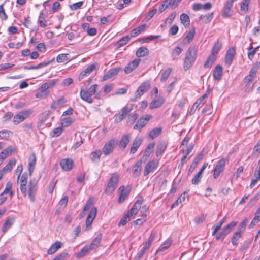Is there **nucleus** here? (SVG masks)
<instances>
[{"label": "nucleus", "instance_id": "2", "mask_svg": "<svg viewBox=\"0 0 260 260\" xmlns=\"http://www.w3.org/2000/svg\"><path fill=\"white\" fill-rule=\"evenodd\" d=\"M197 48L195 46H190L187 49L184 59V69H189L194 63L197 55Z\"/></svg>", "mask_w": 260, "mask_h": 260}, {"label": "nucleus", "instance_id": "5", "mask_svg": "<svg viewBox=\"0 0 260 260\" xmlns=\"http://www.w3.org/2000/svg\"><path fill=\"white\" fill-rule=\"evenodd\" d=\"M31 112V110L30 109L25 110L20 112L18 114L16 115L14 117L13 123L15 125L18 124L28 117Z\"/></svg>", "mask_w": 260, "mask_h": 260}, {"label": "nucleus", "instance_id": "38", "mask_svg": "<svg viewBox=\"0 0 260 260\" xmlns=\"http://www.w3.org/2000/svg\"><path fill=\"white\" fill-rule=\"evenodd\" d=\"M16 162V160L15 159H12L1 170L4 173L6 172L11 171L13 168V166L15 165Z\"/></svg>", "mask_w": 260, "mask_h": 260}, {"label": "nucleus", "instance_id": "58", "mask_svg": "<svg viewBox=\"0 0 260 260\" xmlns=\"http://www.w3.org/2000/svg\"><path fill=\"white\" fill-rule=\"evenodd\" d=\"M67 54H59L56 57V61L58 63H62L68 60Z\"/></svg>", "mask_w": 260, "mask_h": 260}, {"label": "nucleus", "instance_id": "44", "mask_svg": "<svg viewBox=\"0 0 260 260\" xmlns=\"http://www.w3.org/2000/svg\"><path fill=\"white\" fill-rule=\"evenodd\" d=\"M154 146V143L149 144L145 149L144 156L146 157H149L151 153L153 152Z\"/></svg>", "mask_w": 260, "mask_h": 260}, {"label": "nucleus", "instance_id": "61", "mask_svg": "<svg viewBox=\"0 0 260 260\" xmlns=\"http://www.w3.org/2000/svg\"><path fill=\"white\" fill-rule=\"evenodd\" d=\"M8 17L3 8V4L0 5V18L2 20H7Z\"/></svg>", "mask_w": 260, "mask_h": 260}, {"label": "nucleus", "instance_id": "10", "mask_svg": "<svg viewBox=\"0 0 260 260\" xmlns=\"http://www.w3.org/2000/svg\"><path fill=\"white\" fill-rule=\"evenodd\" d=\"M60 165L64 171H69L72 169L74 161L71 158L63 159L60 161Z\"/></svg>", "mask_w": 260, "mask_h": 260}, {"label": "nucleus", "instance_id": "21", "mask_svg": "<svg viewBox=\"0 0 260 260\" xmlns=\"http://www.w3.org/2000/svg\"><path fill=\"white\" fill-rule=\"evenodd\" d=\"M213 75L214 79L216 81H219L222 76V68L220 65L216 66L213 71Z\"/></svg>", "mask_w": 260, "mask_h": 260}, {"label": "nucleus", "instance_id": "3", "mask_svg": "<svg viewBox=\"0 0 260 260\" xmlns=\"http://www.w3.org/2000/svg\"><path fill=\"white\" fill-rule=\"evenodd\" d=\"M119 179V176L115 173L111 175V177L107 183L105 192L107 194L112 193L116 188Z\"/></svg>", "mask_w": 260, "mask_h": 260}, {"label": "nucleus", "instance_id": "59", "mask_svg": "<svg viewBox=\"0 0 260 260\" xmlns=\"http://www.w3.org/2000/svg\"><path fill=\"white\" fill-rule=\"evenodd\" d=\"M63 132V128L61 127H59L55 128L52 133V136L53 137H57L61 135Z\"/></svg>", "mask_w": 260, "mask_h": 260}, {"label": "nucleus", "instance_id": "60", "mask_svg": "<svg viewBox=\"0 0 260 260\" xmlns=\"http://www.w3.org/2000/svg\"><path fill=\"white\" fill-rule=\"evenodd\" d=\"M83 4V2L80 1L77 3L73 4L70 6V8L72 10H76L80 8Z\"/></svg>", "mask_w": 260, "mask_h": 260}, {"label": "nucleus", "instance_id": "56", "mask_svg": "<svg viewBox=\"0 0 260 260\" xmlns=\"http://www.w3.org/2000/svg\"><path fill=\"white\" fill-rule=\"evenodd\" d=\"M248 222L247 219H245L239 225L238 229L236 231L242 233L245 230L246 224Z\"/></svg>", "mask_w": 260, "mask_h": 260}, {"label": "nucleus", "instance_id": "41", "mask_svg": "<svg viewBox=\"0 0 260 260\" xmlns=\"http://www.w3.org/2000/svg\"><path fill=\"white\" fill-rule=\"evenodd\" d=\"M186 192H184L183 194H182L177 200H176L172 205L171 208H173L176 206H177L179 204H181L182 202H184L186 198Z\"/></svg>", "mask_w": 260, "mask_h": 260}, {"label": "nucleus", "instance_id": "36", "mask_svg": "<svg viewBox=\"0 0 260 260\" xmlns=\"http://www.w3.org/2000/svg\"><path fill=\"white\" fill-rule=\"evenodd\" d=\"M92 250L90 245H86L82 248L81 251L77 254V257L79 258L85 255L89 251Z\"/></svg>", "mask_w": 260, "mask_h": 260}, {"label": "nucleus", "instance_id": "57", "mask_svg": "<svg viewBox=\"0 0 260 260\" xmlns=\"http://www.w3.org/2000/svg\"><path fill=\"white\" fill-rule=\"evenodd\" d=\"M129 39L130 37L128 36L124 37L118 41L117 44L119 47L123 46L128 42Z\"/></svg>", "mask_w": 260, "mask_h": 260}, {"label": "nucleus", "instance_id": "35", "mask_svg": "<svg viewBox=\"0 0 260 260\" xmlns=\"http://www.w3.org/2000/svg\"><path fill=\"white\" fill-rule=\"evenodd\" d=\"M216 59V55L211 53V54L208 57L205 62L204 67L205 68L210 67L212 64L215 61Z\"/></svg>", "mask_w": 260, "mask_h": 260}, {"label": "nucleus", "instance_id": "23", "mask_svg": "<svg viewBox=\"0 0 260 260\" xmlns=\"http://www.w3.org/2000/svg\"><path fill=\"white\" fill-rule=\"evenodd\" d=\"M119 190L120 193L118 199V203H122L127 198L129 194V191L126 190L124 186H120L119 188Z\"/></svg>", "mask_w": 260, "mask_h": 260}, {"label": "nucleus", "instance_id": "40", "mask_svg": "<svg viewBox=\"0 0 260 260\" xmlns=\"http://www.w3.org/2000/svg\"><path fill=\"white\" fill-rule=\"evenodd\" d=\"M222 46V43L220 41L217 40L214 44L212 49V52L213 54L217 55L220 50Z\"/></svg>", "mask_w": 260, "mask_h": 260}, {"label": "nucleus", "instance_id": "14", "mask_svg": "<svg viewBox=\"0 0 260 260\" xmlns=\"http://www.w3.org/2000/svg\"><path fill=\"white\" fill-rule=\"evenodd\" d=\"M140 61V59H136L129 62L124 68L125 74H129L133 71L139 66Z\"/></svg>", "mask_w": 260, "mask_h": 260}, {"label": "nucleus", "instance_id": "28", "mask_svg": "<svg viewBox=\"0 0 260 260\" xmlns=\"http://www.w3.org/2000/svg\"><path fill=\"white\" fill-rule=\"evenodd\" d=\"M13 152V149L12 147H9L4 149L0 153V158L4 160L7 157L11 155Z\"/></svg>", "mask_w": 260, "mask_h": 260}, {"label": "nucleus", "instance_id": "63", "mask_svg": "<svg viewBox=\"0 0 260 260\" xmlns=\"http://www.w3.org/2000/svg\"><path fill=\"white\" fill-rule=\"evenodd\" d=\"M202 177V175L197 173L192 179V183L194 185L198 184L200 182Z\"/></svg>", "mask_w": 260, "mask_h": 260}, {"label": "nucleus", "instance_id": "37", "mask_svg": "<svg viewBox=\"0 0 260 260\" xmlns=\"http://www.w3.org/2000/svg\"><path fill=\"white\" fill-rule=\"evenodd\" d=\"M161 131L162 129L160 127L155 128L150 132L149 133V137L151 139H153L160 134Z\"/></svg>", "mask_w": 260, "mask_h": 260}, {"label": "nucleus", "instance_id": "11", "mask_svg": "<svg viewBox=\"0 0 260 260\" xmlns=\"http://www.w3.org/2000/svg\"><path fill=\"white\" fill-rule=\"evenodd\" d=\"M158 165V161L155 160L149 161L146 165L144 170V175L147 176L155 170Z\"/></svg>", "mask_w": 260, "mask_h": 260}, {"label": "nucleus", "instance_id": "39", "mask_svg": "<svg viewBox=\"0 0 260 260\" xmlns=\"http://www.w3.org/2000/svg\"><path fill=\"white\" fill-rule=\"evenodd\" d=\"M172 243V240L169 239H167L159 247V248L157 250V252H159V251H163L166 250L171 245Z\"/></svg>", "mask_w": 260, "mask_h": 260}, {"label": "nucleus", "instance_id": "29", "mask_svg": "<svg viewBox=\"0 0 260 260\" xmlns=\"http://www.w3.org/2000/svg\"><path fill=\"white\" fill-rule=\"evenodd\" d=\"M130 139V135H126L123 136L119 142V146L120 148L124 149L127 144L129 142Z\"/></svg>", "mask_w": 260, "mask_h": 260}, {"label": "nucleus", "instance_id": "20", "mask_svg": "<svg viewBox=\"0 0 260 260\" xmlns=\"http://www.w3.org/2000/svg\"><path fill=\"white\" fill-rule=\"evenodd\" d=\"M96 68L95 64L88 66L84 71H83L79 76L80 80L83 79L84 77L89 75Z\"/></svg>", "mask_w": 260, "mask_h": 260}, {"label": "nucleus", "instance_id": "32", "mask_svg": "<svg viewBox=\"0 0 260 260\" xmlns=\"http://www.w3.org/2000/svg\"><path fill=\"white\" fill-rule=\"evenodd\" d=\"M182 51V49L179 46L176 47L172 51L171 57L172 60H178L179 56Z\"/></svg>", "mask_w": 260, "mask_h": 260}, {"label": "nucleus", "instance_id": "42", "mask_svg": "<svg viewBox=\"0 0 260 260\" xmlns=\"http://www.w3.org/2000/svg\"><path fill=\"white\" fill-rule=\"evenodd\" d=\"M145 27L146 25L143 24L141 26H138L136 28L133 29L131 32V37H135L138 36L145 29Z\"/></svg>", "mask_w": 260, "mask_h": 260}, {"label": "nucleus", "instance_id": "4", "mask_svg": "<svg viewBox=\"0 0 260 260\" xmlns=\"http://www.w3.org/2000/svg\"><path fill=\"white\" fill-rule=\"evenodd\" d=\"M133 105H126L123 107L120 112L115 115L114 121L115 123H119L123 120L126 116H128L129 114L132 111Z\"/></svg>", "mask_w": 260, "mask_h": 260}, {"label": "nucleus", "instance_id": "18", "mask_svg": "<svg viewBox=\"0 0 260 260\" xmlns=\"http://www.w3.org/2000/svg\"><path fill=\"white\" fill-rule=\"evenodd\" d=\"M121 70L120 68H115L114 69H110L108 72L103 76V80H107L118 74L119 72Z\"/></svg>", "mask_w": 260, "mask_h": 260}, {"label": "nucleus", "instance_id": "7", "mask_svg": "<svg viewBox=\"0 0 260 260\" xmlns=\"http://www.w3.org/2000/svg\"><path fill=\"white\" fill-rule=\"evenodd\" d=\"M152 117V116L150 115H144L137 121L136 124L134 126V129H136L142 128L147 124Z\"/></svg>", "mask_w": 260, "mask_h": 260}, {"label": "nucleus", "instance_id": "16", "mask_svg": "<svg viewBox=\"0 0 260 260\" xmlns=\"http://www.w3.org/2000/svg\"><path fill=\"white\" fill-rule=\"evenodd\" d=\"M36 157L35 153H31L29 157L28 171L29 176H31L36 164Z\"/></svg>", "mask_w": 260, "mask_h": 260}, {"label": "nucleus", "instance_id": "55", "mask_svg": "<svg viewBox=\"0 0 260 260\" xmlns=\"http://www.w3.org/2000/svg\"><path fill=\"white\" fill-rule=\"evenodd\" d=\"M101 155V152L100 150H96L92 152L91 153L90 158L92 161H94L96 159H99Z\"/></svg>", "mask_w": 260, "mask_h": 260}, {"label": "nucleus", "instance_id": "17", "mask_svg": "<svg viewBox=\"0 0 260 260\" xmlns=\"http://www.w3.org/2000/svg\"><path fill=\"white\" fill-rule=\"evenodd\" d=\"M235 53V49L234 48H231L227 51L225 59V63L226 65L231 64Z\"/></svg>", "mask_w": 260, "mask_h": 260}, {"label": "nucleus", "instance_id": "33", "mask_svg": "<svg viewBox=\"0 0 260 260\" xmlns=\"http://www.w3.org/2000/svg\"><path fill=\"white\" fill-rule=\"evenodd\" d=\"M195 35V30L192 29L188 32L186 37L183 40V43L184 44H189L193 40Z\"/></svg>", "mask_w": 260, "mask_h": 260}, {"label": "nucleus", "instance_id": "9", "mask_svg": "<svg viewBox=\"0 0 260 260\" xmlns=\"http://www.w3.org/2000/svg\"><path fill=\"white\" fill-rule=\"evenodd\" d=\"M210 90H208L202 96L197 100L190 110L189 114L190 115L193 114L195 112L196 109L202 103V101L208 96Z\"/></svg>", "mask_w": 260, "mask_h": 260}, {"label": "nucleus", "instance_id": "13", "mask_svg": "<svg viewBox=\"0 0 260 260\" xmlns=\"http://www.w3.org/2000/svg\"><path fill=\"white\" fill-rule=\"evenodd\" d=\"M80 96L83 101L88 103L91 104L93 102L92 95L90 94V92L88 91L85 90L83 87L81 88Z\"/></svg>", "mask_w": 260, "mask_h": 260}, {"label": "nucleus", "instance_id": "1", "mask_svg": "<svg viewBox=\"0 0 260 260\" xmlns=\"http://www.w3.org/2000/svg\"><path fill=\"white\" fill-rule=\"evenodd\" d=\"M27 181L20 180V189L21 193L24 197H26L28 194L29 199L31 202H34L35 200V196L37 190V181L35 179L30 180L28 183V190H27L26 184Z\"/></svg>", "mask_w": 260, "mask_h": 260}, {"label": "nucleus", "instance_id": "53", "mask_svg": "<svg viewBox=\"0 0 260 260\" xmlns=\"http://www.w3.org/2000/svg\"><path fill=\"white\" fill-rule=\"evenodd\" d=\"M213 13L208 14L205 15H201L200 17V20H203L205 23H209L213 18Z\"/></svg>", "mask_w": 260, "mask_h": 260}, {"label": "nucleus", "instance_id": "34", "mask_svg": "<svg viewBox=\"0 0 260 260\" xmlns=\"http://www.w3.org/2000/svg\"><path fill=\"white\" fill-rule=\"evenodd\" d=\"M237 224V222L233 221L226 226L224 227L221 231L223 235L226 236L228 235Z\"/></svg>", "mask_w": 260, "mask_h": 260}, {"label": "nucleus", "instance_id": "19", "mask_svg": "<svg viewBox=\"0 0 260 260\" xmlns=\"http://www.w3.org/2000/svg\"><path fill=\"white\" fill-rule=\"evenodd\" d=\"M63 246V243L60 241H56L48 249L47 253L52 255L55 253L59 248Z\"/></svg>", "mask_w": 260, "mask_h": 260}, {"label": "nucleus", "instance_id": "64", "mask_svg": "<svg viewBox=\"0 0 260 260\" xmlns=\"http://www.w3.org/2000/svg\"><path fill=\"white\" fill-rule=\"evenodd\" d=\"M146 250V248L143 247L135 257L134 260H140Z\"/></svg>", "mask_w": 260, "mask_h": 260}, {"label": "nucleus", "instance_id": "48", "mask_svg": "<svg viewBox=\"0 0 260 260\" xmlns=\"http://www.w3.org/2000/svg\"><path fill=\"white\" fill-rule=\"evenodd\" d=\"M11 134H12V133L10 131H8V130L0 131V139L7 140L10 137V136H11Z\"/></svg>", "mask_w": 260, "mask_h": 260}, {"label": "nucleus", "instance_id": "51", "mask_svg": "<svg viewBox=\"0 0 260 260\" xmlns=\"http://www.w3.org/2000/svg\"><path fill=\"white\" fill-rule=\"evenodd\" d=\"M171 0H166L163 2L162 4L159 7V13H162L164 11H165L167 8H168L170 5V2Z\"/></svg>", "mask_w": 260, "mask_h": 260}, {"label": "nucleus", "instance_id": "27", "mask_svg": "<svg viewBox=\"0 0 260 260\" xmlns=\"http://www.w3.org/2000/svg\"><path fill=\"white\" fill-rule=\"evenodd\" d=\"M180 20L181 23L185 28H188L190 25V18L188 15L183 13L180 15Z\"/></svg>", "mask_w": 260, "mask_h": 260}, {"label": "nucleus", "instance_id": "6", "mask_svg": "<svg viewBox=\"0 0 260 260\" xmlns=\"http://www.w3.org/2000/svg\"><path fill=\"white\" fill-rule=\"evenodd\" d=\"M117 143V141L114 139L109 140L103 146L102 148V152L105 155H109L113 151V149Z\"/></svg>", "mask_w": 260, "mask_h": 260}, {"label": "nucleus", "instance_id": "43", "mask_svg": "<svg viewBox=\"0 0 260 260\" xmlns=\"http://www.w3.org/2000/svg\"><path fill=\"white\" fill-rule=\"evenodd\" d=\"M74 118L72 117H67L61 120V125L63 127H68L73 123Z\"/></svg>", "mask_w": 260, "mask_h": 260}, {"label": "nucleus", "instance_id": "46", "mask_svg": "<svg viewBox=\"0 0 260 260\" xmlns=\"http://www.w3.org/2000/svg\"><path fill=\"white\" fill-rule=\"evenodd\" d=\"M172 69L171 68H168L165 70L161 75L160 81L165 82L169 78Z\"/></svg>", "mask_w": 260, "mask_h": 260}, {"label": "nucleus", "instance_id": "25", "mask_svg": "<svg viewBox=\"0 0 260 260\" xmlns=\"http://www.w3.org/2000/svg\"><path fill=\"white\" fill-rule=\"evenodd\" d=\"M142 141V139L141 137H137L135 139L133 143V145L130 150L131 153L134 154L137 151L138 148L141 144Z\"/></svg>", "mask_w": 260, "mask_h": 260}, {"label": "nucleus", "instance_id": "45", "mask_svg": "<svg viewBox=\"0 0 260 260\" xmlns=\"http://www.w3.org/2000/svg\"><path fill=\"white\" fill-rule=\"evenodd\" d=\"M150 87V82L146 81L141 84L139 86L140 90L144 93L146 92Z\"/></svg>", "mask_w": 260, "mask_h": 260}, {"label": "nucleus", "instance_id": "31", "mask_svg": "<svg viewBox=\"0 0 260 260\" xmlns=\"http://www.w3.org/2000/svg\"><path fill=\"white\" fill-rule=\"evenodd\" d=\"M149 53V50L147 48L141 47L137 50L136 55L138 57H142L147 55Z\"/></svg>", "mask_w": 260, "mask_h": 260}, {"label": "nucleus", "instance_id": "49", "mask_svg": "<svg viewBox=\"0 0 260 260\" xmlns=\"http://www.w3.org/2000/svg\"><path fill=\"white\" fill-rule=\"evenodd\" d=\"M131 216L128 213H126L120 220L118 223L119 226L125 225L131 219Z\"/></svg>", "mask_w": 260, "mask_h": 260}, {"label": "nucleus", "instance_id": "8", "mask_svg": "<svg viewBox=\"0 0 260 260\" xmlns=\"http://www.w3.org/2000/svg\"><path fill=\"white\" fill-rule=\"evenodd\" d=\"M225 165V160L224 159L219 160L214 169V177H218L221 172L223 171Z\"/></svg>", "mask_w": 260, "mask_h": 260}, {"label": "nucleus", "instance_id": "52", "mask_svg": "<svg viewBox=\"0 0 260 260\" xmlns=\"http://www.w3.org/2000/svg\"><path fill=\"white\" fill-rule=\"evenodd\" d=\"M241 233L239 232L236 231L233 235V236L232 238V244L234 246L237 245V241L241 236Z\"/></svg>", "mask_w": 260, "mask_h": 260}, {"label": "nucleus", "instance_id": "62", "mask_svg": "<svg viewBox=\"0 0 260 260\" xmlns=\"http://www.w3.org/2000/svg\"><path fill=\"white\" fill-rule=\"evenodd\" d=\"M231 9L224 7L222 12V16L224 18L229 17L231 15Z\"/></svg>", "mask_w": 260, "mask_h": 260}, {"label": "nucleus", "instance_id": "47", "mask_svg": "<svg viewBox=\"0 0 260 260\" xmlns=\"http://www.w3.org/2000/svg\"><path fill=\"white\" fill-rule=\"evenodd\" d=\"M50 62H42L40 63L37 66H31L30 67H24L25 69L27 70H34V69H38L47 66L48 64H49Z\"/></svg>", "mask_w": 260, "mask_h": 260}, {"label": "nucleus", "instance_id": "24", "mask_svg": "<svg viewBox=\"0 0 260 260\" xmlns=\"http://www.w3.org/2000/svg\"><path fill=\"white\" fill-rule=\"evenodd\" d=\"M165 102V99L162 97L153 100L150 104L149 108L153 109L160 107Z\"/></svg>", "mask_w": 260, "mask_h": 260}, {"label": "nucleus", "instance_id": "12", "mask_svg": "<svg viewBox=\"0 0 260 260\" xmlns=\"http://www.w3.org/2000/svg\"><path fill=\"white\" fill-rule=\"evenodd\" d=\"M96 214L97 208L96 207H93L90 211L86 218V228L87 230H88V227H89L91 224L92 221L96 215Z\"/></svg>", "mask_w": 260, "mask_h": 260}, {"label": "nucleus", "instance_id": "15", "mask_svg": "<svg viewBox=\"0 0 260 260\" xmlns=\"http://www.w3.org/2000/svg\"><path fill=\"white\" fill-rule=\"evenodd\" d=\"M142 203V199L138 200L133 205L131 210L127 213H128L131 217L134 215H136L138 213V211L140 209Z\"/></svg>", "mask_w": 260, "mask_h": 260}, {"label": "nucleus", "instance_id": "22", "mask_svg": "<svg viewBox=\"0 0 260 260\" xmlns=\"http://www.w3.org/2000/svg\"><path fill=\"white\" fill-rule=\"evenodd\" d=\"M15 221V217L13 216H10L8 217L2 229V231L4 233L6 232L8 229H9L12 225L14 224Z\"/></svg>", "mask_w": 260, "mask_h": 260}, {"label": "nucleus", "instance_id": "26", "mask_svg": "<svg viewBox=\"0 0 260 260\" xmlns=\"http://www.w3.org/2000/svg\"><path fill=\"white\" fill-rule=\"evenodd\" d=\"M142 160L137 161L133 167V173L135 177H138L141 173Z\"/></svg>", "mask_w": 260, "mask_h": 260}, {"label": "nucleus", "instance_id": "30", "mask_svg": "<svg viewBox=\"0 0 260 260\" xmlns=\"http://www.w3.org/2000/svg\"><path fill=\"white\" fill-rule=\"evenodd\" d=\"M102 238V234H99L94 239V240L91 242V244L89 245L92 250L96 249L98 247L99 244L101 242V240Z\"/></svg>", "mask_w": 260, "mask_h": 260}, {"label": "nucleus", "instance_id": "54", "mask_svg": "<svg viewBox=\"0 0 260 260\" xmlns=\"http://www.w3.org/2000/svg\"><path fill=\"white\" fill-rule=\"evenodd\" d=\"M166 145L165 143H160L157 147L156 151V156L160 155L166 149Z\"/></svg>", "mask_w": 260, "mask_h": 260}, {"label": "nucleus", "instance_id": "50", "mask_svg": "<svg viewBox=\"0 0 260 260\" xmlns=\"http://www.w3.org/2000/svg\"><path fill=\"white\" fill-rule=\"evenodd\" d=\"M250 0H244L241 4L240 8L241 11L246 13L248 10V6L250 3Z\"/></svg>", "mask_w": 260, "mask_h": 260}]
</instances>
